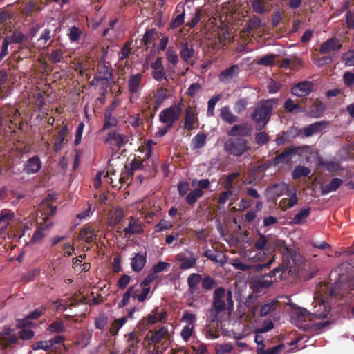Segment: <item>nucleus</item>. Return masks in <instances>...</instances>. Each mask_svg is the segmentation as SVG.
<instances>
[{"mask_svg":"<svg viewBox=\"0 0 354 354\" xmlns=\"http://www.w3.org/2000/svg\"><path fill=\"white\" fill-rule=\"evenodd\" d=\"M233 306L234 301L232 292L229 290L226 293L224 288H216L214 291L211 307L205 311L207 321L209 322L217 321L227 308L232 309Z\"/></svg>","mask_w":354,"mask_h":354,"instance_id":"1","label":"nucleus"},{"mask_svg":"<svg viewBox=\"0 0 354 354\" xmlns=\"http://www.w3.org/2000/svg\"><path fill=\"white\" fill-rule=\"evenodd\" d=\"M268 194L272 198L276 199L283 195L286 198H283L279 203V207L281 210H286L293 207L298 203L297 191L294 187L284 182L274 184L268 187L266 189Z\"/></svg>","mask_w":354,"mask_h":354,"instance_id":"2","label":"nucleus"},{"mask_svg":"<svg viewBox=\"0 0 354 354\" xmlns=\"http://www.w3.org/2000/svg\"><path fill=\"white\" fill-rule=\"evenodd\" d=\"M272 110V100L261 102L254 109L251 116L252 119L260 126V129H262L269 121Z\"/></svg>","mask_w":354,"mask_h":354,"instance_id":"3","label":"nucleus"},{"mask_svg":"<svg viewBox=\"0 0 354 354\" xmlns=\"http://www.w3.org/2000/svg\"><path fill=\"white\" fill-rule=\"evenodd\" d=\"M249 149L248 141L243 138L232 137L227 140L224 144L225 151L234 156H241Z\"/></svg>","mask_w":354,"mask_h":354,"instance_id":"4","label":"nucleus"},{"mask_svg":"<svg viewBox=\"0 0 354 354\" xmlns=\"http://www.w3.org/2000/svg\"><path fill=\"white\" fill-rule=\"evenodd\" d=\"M182 108L180 104L166 108L159 113L160 121L168 127H172L181 115Z\"/></svg>","mask_w":354,"mask_h":354,"instance_id":"5","label":"nucleus"},{"mask_svg":"<svg viewBox=\"0 0 354 354\" xmlns=\"http://www.w3.org/2000/svg\"><path fill=\"white\" fill-rule=\"evenodd\" d=\"M346 270L349 271L350 275L347 277L344 273L339 274V279L335 283L334 289L331 290V295H343L344 292H339L338 290L350 288L351 286L354 285V268L346 266Z\"/></svg>","mask_w":354,"mask_h":354,"instance_id":"6","label":"nucleus"},{"mask_svg":"<svg viewBox=\"0 0 354 354\" xmlns=\"http://www.w3.org/2000/svg\"><path fill=\"white\" fill-rule=\"evenodd\" d=\"M104 142L109 146L112 151H118L129 141L127 136L115 131H110L103 139Z\"/></svg>","mask_w":354,"mask_h":354,"instance_id":"7","label":"nucleus"},{"mask_svg":"<svg viewBox=\"0 0 354 354\" xmlns=\"http://www.w3.org/2000/svg\"><path fill=\"white\" fill-rule=\"evenodd\" d=\"M105 56L106 54H104L101 58L95 80L97 82H100L102 86L107 87L112 80L113 71L111 66L105 63Z\"/></svg>","mask_w":354,"mask_h":354,"instance_id":"8","label":"nucleus"},{"mask_svg":"<svg viewBox=\"0 0 354 354\" xmlns=\"http://www.w3.org/2000/svg\"><path fill=\"white\" fill-rule=\"evenodd\" d=\"M329 312V308L325 301L319 295H316L314 297L313 308L310 313L313 317L322 319L326 317Z\"/></svg>","mask_w":354,"mask_h":354,"instance_id":"9","label":"nucleus"},{"mask_svg":"<svg viewBox=\"0 0 354 354\" xmlns=\"http://www.w3.org/2000/svg\"><path fill=\"white\" fill-rule=\"evenodd\" d=\"M240 73V67L238 64H234L231 67L222 71L218 75V80L221 82L228 84L236 78Z\"/></svg>","mask_w":354,"mask_h":354,"instance_id":"10","label":"nucleus"},{"mask_svg":"<svg viewBox=\"0 0 354 354\" xmlns=\"http://www.w3.org/2000/svg\"><path fill=\"white\" fill-rule=\"evenodd\" d=\"M313 86L310 81L301 82L292 88V93L297 97H305L312 91Z\"/></svg>","mask_w":354,"mask_h":354,"instance_id":"11","label":"nucleus"},{"mask_svg":"<svg viewBox=\"0 0 354 354\" xmlns=\"http://www.w3.org/2000/svg\"><path fill=\"white\" fill-rule=\"evenodd\" d=\"M177 260L180 263V268L181 270H188L195 266L197 258L192 252L188 251L187 255L182 256L178 254Z\"/></svg>","mask_w":354,"mask_h":354,"instance_id":"12","label":"nucleus"},{"mask_svg":"<svg viewBox=\"0 0 354 354\" xmlns=\"http://www.w3.org/2000/svg\"><path fill=\"white\" fill-rule=\"evenodd\" d=\"M147 262V253L140 252L136 253L131 259V269L136 272H140L145 267Z\"/></svg>","mask_w":354,"mask_h":354,"instance_id":"13","label":"nucleus"},{"mask_svg":"<svg viewBox=\"0 0 354 354\" xmlns=\"http://www.w3.org/2000/svg\"><path fill=\"white\" fill-rule=\"evenodd\" d=\"M298 153V149L293 147L289 150H286L277 156L272 160V164L277 165L279 164H286L291 161L292 156Z\"/></svg>","mask_w":354,"mask_h":354,"instance_id":"14","label":"nucleus"},{"mask_svg":"<svg viewBox=\"0 0 354 354\" xmlns=\"http://www.w3.org/2000/svg\"><path fill=\"white\" fill-rule=\"evenodd\" d=\"M251 133V127L248 124H241L234 125L231 129L228 131L227 134L231 137L236 136H248Z\"/></svg>","mask_w":354,"mask_h":354,"instance_id":"15","label":"nucleus"},{"mask_svg":"<svg viewBox=\"0 0 354 354\" xmlns=\"http://www.w3.org/2000/svg\"><path fill=\"white\" fill-rule=\"evenodd\" d=\"M327 125L328 122L325 121L316 122L304 128L303 133L306 137H310L313 135L322 133Z\"/></svg>","mask_w":354,"mask_h":354,"instance_id":"16","label":"nucleus"},{"mask_svg":"<svg viewBox=\"0 0 354 354\" xmlns=\"http://www.w3.org/2000/svg\"><path fill=\"white\" fill-rule=\"evenodd\" d=\"M342 48V44L338 39L333 37L323 43L319 48L322 53H328L331 51H339Z\"/></svg>","mask_w":354,"mask_h":354,"instance_id":"17","label":"nucleus"},{"mask_svg":"<svg viewBox=\"0 0 354 354\" xmlns=\"http://www.w3.org/2000/svg\"><path fill=\"white\" fill-rule=\"evenodd\" d=\"M141 81L142 75L140 73H136L129 77L128 80V89L131 94H139Z\"/></svg>","mask_w":354,"mask_h":354,"instance_id":"18","label":"nucleus"},{"mask_svg":"<svg viewBox=\"0 0 354 354\" xmlns=\"http://www.w3.org/2000/svg\"><path fill=\"white\" fill-rule=\"evenodd\" d=\"M194 54V49L192 44L187 42L180 44V56L187 64H192L190 59Z\"/></svg>","mask_w":354,"mask_h":354,"instance_id":"19","label":"nucleus"},{"mask_svg":"<svg viewBox=\"0 0 354 354\" xmlns=\"http://www.w3.org/2000/svg\"><path fill=\"white\" fill-rule=\"evenodd\" d=\"M41 167V162L37 156L29 158L26 164L24 170L28 174L37 173Z\"/></svg>","mask_w":354,"mask_h":354,"instance_id":"20","label":"nucleus"},{"mask_svg":"<svg viewBox=\"0 0 354 354\" xmlns=\"http://www.w3.org/2000/svg\"><path fill=\"white\" fill-rule=\"evenodd\" d=\"M310 208L309 207H304L301 208L297 214L292 218L291 223L295 225H301L306 222L308 217L310 215Z\"/></svg>","mask_w":354,"mask_h":354,"instance_id":"21","label":"nucleus"},{"mask_svg":"<svg viewBox=\"0 0 354 354\" xmlns=\"http://www.w3.org/2000/svg\"><path fill=\"white\" fill-rule=\"evenodd\" d=\"M204 256L214 262L220 263L221 265H224L227 262L225 255L218 250H206Z\"/></svg>","mask_w":354,"mask_h":354,"instance_id":"22","label":"nucleus"},{"mask_svg":"<svg viewBox=\"0 0 354 354\" xmlns=\"http://www.w3.org/2000/svg\"><path fill=\"white\" fill-rule=\"evenodd\" d=\"M268 243V238L263 234H260L258 239H257L254 242V247L257 250L262 251L263 250L265 249ZM264 256H265L264 252H259L258 254H256L254 258L258 261H262L263 259L264 258Z\"/></svg>","mask_w":354,"mask_h":354,"instance_id":"23","label":"nucleus"},{"mask_svg":"<svg viewBox=\"0 0 354 354\" xmlns=\"http://www.w3.org/2000/svg\"><path fill=\"white\" fill-rule=\"evenodd\" d=\"M342 180L339 178H335L332 180L321 187V192L322 195H326L330 192L336 191L342 185Z\"/></svg>","mask_w":354,"mask_h":354,"instance_id":"24","label":"nucleus"},{"mask_svg":"<svg viewBox=\"0 0 354 354\" xmlns=\"http://www.w3.org/2000/svg\"><path fill=\"white\" fill-rule=\"evenodd\" d=\"M131 221L129 225L124 229L126 235L138 234L142 232L141 224L135 221L132 216L130 218Z\"/></svg>","mask_w":354,"mask_h":354,"instance_id":"25","label":"nucleus"},{"mask_svg":"<svg viewBox=\"0 0 354 354\" xmlns=\"http://www.w3.org/2000/svg\"><path fill=\"white\" fill-rule=\"evenodd\" d=\"M281 252L284 261L287 262L290 266L295 265L297 254L293 248L286 245Z\"/></svg>","mask_w":354,"mask_h":354,"instance_id":"26","label":"nucleus"},{"mask_svg":"<svg viewBox=\"0 0 354 354\" xmlns=\"http://www.w3.org/2000/svg\"><path fill=\"white\" fill-rule=\"evenodd\" d=\"M46 228L44 227L38 228L33 234L31 239L26 243V246H32L34 244L41 243L46 236Z\"/></svg>","mask_w":354,"mask_h":354,"instance_id":"27","label":"nucleus"},{"mask_svg":"<svg viewBox=\"0 0 354 354\" xmlns=\"http://www.w3.org/2000/svg\"><path fill=\"white\" fill-rule=\"evenodd\" d=\"M196 115L190 106L185 109V117L184 128L187 130H192L194 129Z\"/></svg>","mask_w":354,"mask_h":354,"instance_id":"28","label":"nucleus"},{"mask_svg":"<svg viewBox=\"0 0 354 354\" xmlns=\"http://www.w3.org/2000/svg\"><path fill=\"white\" fill-rule=\"evenodd\" d=\"M272 283L273 281L272 279H268L263 275L261 277L257 278L253 281V286L255 290H259L270 288Z\"/></svg>","mask_w":354,"mask_h":354,"instance_id":"29","label":"nucleus"},{"mask_svg":"<svg viewBox=\"0 0 354 354\" xmlns=\"http://www.w3.org/2000/svg\"><path fill=\"white\" fill-rule=\"evenodd\" d=\"M118 124L117 118L112 115L111 111H106L104 113V120L102 131H105L111 127H116Z\"/></svg>","mask_w":354,"mask_h":354,"instance_id":"30","label":"nucleus"},{"mask_svg":"<svg viewBox=\"0 0 354 354\" xmlns=\"http://www.w3.org/2000/svg\"><path fill=\"white\" fill-rule=\"evenodd\" d=\"M207 136L204 133H197L192 140L191 147L193 150L199 149L206 142Z\"/></svg>","mask_w":354,"mask_h":354,"instance_id":"31","label":"nucleus"},{"mask_svg":"<svg viewBox=\"0 0 354 354\" xmlns=\"http://www.w3.org/2000/svg\"><path fill=\"white\" fill-rule=\"evenodd\" d=\"M124 216V213L122 209L113 208L110 212L109 223L111 226H114L120 222L121 219Z\"/></svg>","mask_w":354,"mask_h":354,"instance_id":"32","label":"nucleus"},{"mask_svg":"<svg viewBox=\"0 0 354 354\" xmlns=\"http://www.w3.org/2000/svg\"><path fill=\"white\" fill-rule=\"evenodd\" d=\"M221 117L225 122L232 124L238 121V117L235 115L228 106H224L221 110Z\"/></svg>","mask_w":354,"mask_h":354,"instance_id":"33","label":"nucleus"},{"mask_svg":"<svg viewBox=\"0 0 354 354\" xmlns=\"http://www.w3.org/2000/svg\"><path fill=\"white\" fill-rule=\"evenodd\" d=\"M155 105L154 109L157 110L162 103L167 98V91L164 88L157 89L154 93Z\"/></svg>","mask_w":354,"mask_h":354,"instance_id":"34","label":"nucleus"},{"mask_svg":"<svg viewBox=\"0 0 354 354\" xmlns=\"http://www.w3.org/2000/svg\"><path fill=\"white\" fill-rule=\"evenodd\" d=\"M182 9L183 11L178 14L171 22V28H174L184 23L185 21V10H184V5L179 3L176 6V10L178 12H180V10Z\"/></svg>","mask_w":354,"mask_h":354,"instance_id":"35","label":"nucleus"},{"mask_svg":"<svg viewBox=\"0 0 354 354\" xmlns=\"http://www.w3.org/2000/svg\"><path fill=\"white\" fill-rule=\"evenodd\" d=\"M66 330V327L64 326V322L57 319L55 321L53 322L50 324L48 325L47 328V330L50 333H61L64 332Z\"/></svg>","mask_w":354,"mask_h":354,"instance_id":"36","label":"nucleus"},{"mask_svg":"<svg viewBox=\"0 0 354 354\" xmlns=\"http://www.w3.org/2000/svg\"><path fill=\"white\" fill-rule=\"evenodd\" d=\"M91 335L84 332L80 333L75 341V344L82 348H86L90 343Z\"/></svg>","mask_w":354,"mask_h":354,"instance_id":"37","label":"nucleus"},{"mask_svg":"<svg viewBox=\"0 0 354 354\" xmlns=\"http://www.w3.org/2000/svg\"><path fill=\"white\" fill-rule=\"evenodd\" d=\"M278 301L277 299H272L267 301L266 304L261 306L260 310V316L265 317L268 315L270 313L272 312L275 310V307Z\"/></svg>","mask_w":354,"mask_h":354,"instance_id":"38","label":"nucleus"},{"mask_svg":"<svg viewBox=\"0 0 354 354\" xmlns=\"http://www.w3.org/2000/svg\"><path fill=\"white\" fill-rule=\"evenodd\" d=\"M168 333L167 328L162 326L159 328L150 338L149 341L151 344H158L160 341L165 338V335Z\"/></svg>","mask_w":354,"mask_h":354,"instance_id":"39","label":"nucleus"},{"mask_svg":"<svg viewBox=\"0 0 354 354\" xmlns=\"http://www.w3.org/2000/svg\"><path fill=\"white\" fill-rule=\"evenodd\" d=\"M80 237L81 240L86 243H91L95 239L96 236L94 231L91 228H84L81 230Z\"/></svg>","mask_w":354,"mask_h":354,"instance_id":"40","label":"nucleus"},{"mask_svg":"<svg viewBox=\"0 0 354 354\" xmlns=\"http://www.w3.org/2000/svg\"><path fill=\"white\" fill-rule=\"evenodd\" d=\"M284 108L287 112L292 113H297L304 111V109H301L297 104H295L293 100L290 98L286 100Z\"/></svg>","mask_w":354,"mask_h":354,"instance_id":"41","label":"nucleus"},{"mask_svg":"<svg viewBox=\"0 0 354 354\" xmlns=\"http://www.w3.org/2000/svg\"><path fill=\"white\" fill-rule=\"evenodd\" d=\"M310 172V169L304 166H297L292 172L293 179H298L302 176H307Z\"/></svg>","mask_w":354,"mask_h":354,"instance_id":"42","label":"nucleus"},{"mask_svg":"<svg viewBox=\"0 0 354 354\" xmlns=\"http://www.w3.org/2000/svg\"><path fill=\"white\" fill-rule=\"evenodd\" d=\"M204 192L201 189L196 188L191 191L186 196V201L190 204H194L198 198L203 195Z\"/></svg>","mask_w":354,"mask_h":354,"instance_id":"43","label":"nucleus"},{"mask_svg":"<svg viewBox=\"0 0 354 354\" xmlns=\"http://www.w3.org/2000/svg\"><path fill=\"white\" fill-rule=\"evenodd\" d=\"M222 95L218 94L210 98L207 102V115L213 116L214 113V108L216 103L221 99Z\"/></svg>","mask_w":354,"mask_h":354,"instance_id":"44","label":"nucleus"},{"mask_svg":"<svg viewBox=\"0 0 354 354\" xmlns=\"http://www.w3.org/2000/svg\"><path fill=\"white\" fill-rule=\"evenodd\" d=\"M202 280V277L199 274L192 273L187 278V284L189 290L192 292L196 287V286Z\"/></svg>","mask_w":354,"mask_h":354,"instance_id":"45","label":"nucleus"},{"mask_svg":"<svg viewBox=\"0 0 354 354\" xmlns=\"http://www.w3.org/2000/svg\"><path fill=\"white\" fill-rule=\"evenodd\" d=\"M107 323H108V317L104 313L99 315L95 319V328L102 331L104 330Z\"/></svg>","mask_w":354,"mask_h":354,"instance_id":"46","label":"nucleus"},{"mask_svg":"<svg viewBox=\"0 0 354 354\" xmlns=\"http://www.w3.org/2000/svg\"><path fill=\"white\" fill-rule=\"evenodd\" d=\"M173 227L172 222L165 219H161L155 226L156 232H161L170 230Z\"/></svg>","mask_w":354,"mask_h":354,"instance_id":"47","label":"nucleus"},{"mask_svg":"<svg viewBox=\"0 0 354 354\" xmlns=\"http://www.w3.org/2000/svg\"><path fill=\"white\" fill-rule=\"evenodd\" d=\"M283 344H280L266 350L263 349V347H257L256 352L257 354H277L283 348Z\"/></svg>","mask_w":354,"mask_h":354,"instance_id":"48","label":"nucleus"},{"mask_svg":"<svg viewBox=\"0 0 354 354\" xmlns=\"http://www.w3.org/2000/svg\"><path fill=\"white\" fill-rule=\"evenodd\" d=\"M166 57L167 61L174 66H176L178 62V57L177 53L173 47H169L167 49Z\"/></svg>","mask_w":354,"mask_h":354,"instance_id":"49","label":"nucleus"},{"mask_svg":"<svg viewBox=\"0 0 354 354\" xmlns=\"http://www.w3.org/2000/svg\"><path fill=\"white\" fill-rule=\"evenodd\" d=\"M342 59L346 66H354V50H350L343 53Z\"/></svg>","mask_w":354,"mask_h":354,"instance_id":"50","label":"nucleus"},{"mask_svg":"<svg viewBox=\"0 0 354 354\" xmlns=\"http://www.w3.org/2000/svg\"><path fill=\"white\" fill-rule=\"evenodd\" d=\"M275 58L276 55L274 54L266 55L259 59L257 63L259 65H263L266 66H272L274 64Z\"/></svg>","mask_w":354,"mask_h":354,"instance_id":"51","label":"nucleus"},{"mask_svg":"<svg viewBox=\"0 0 354 354\" xmlns=\"http://www.w3.org/2000/svg\"><path fill=\"white\" fill-rule=\"evenodd\" d=\"M266 25V23L263 21L260 18L254 17L252 19L249 20L247 26L245 28L246 32H250V30L255 27H262Z\"/></svg>","mask_w":354,"mask_h":354,"instance_id":"52","label":"nucleus"},{"mask_svg":"<svg viewBox=\"0 0 354 354\" xmlns=\"http://www.w3.org/2000/svg\"><path fill=\"white\" fill-rule=\"evenodd\" d=\"M66 127H63L61 130H59L58 133V139L54 144V150L57 151L62 149V142L65 139V133H66Z\"/></svg>","mask_w":354,"mask_h":354,"instance_id":"53","label":"nucleus"},{"mask_svg":"<svg viewBox=\"0 0 354 354\" xmlns=\"http://www.w3.org/2000/svg\"><path fill=\"white\" fill-rule=\"evenodd\" d=\"M217 283L210 276H206L202 281V287L205 290H212L216 288Z\"/></svg>","mask_w":354,"mask_h":354,"instance_id":"54","label":"nucleus"},{"mask_svg":"<svg viewBox=\"0 0 354 354\" xmlns=\"http://www.w3.org/2000/svg\"><path fill=\"white\" fill-rule=\"evenodd\" d=\"M248 106V101L245 98L239 99L234 105V111L240 114L243 112Z\"/></svg>","mask_w":354,"mask_h":354,"instance_id":"55","label":"nucleus"},{"mask_svg":"<svg viewBox=\"0 0 354 354\" xmlns=\"http://www.w3.org/2000/svg\"><path fill=\"white\" fill-rule=\"evenodd\" d=\"M233 349L230 344H218L215 346V351L217 354H225L230 353Z\"/></svg>","mask_w":354,"mask_h":354,"instance_id":"56","label":"nucleus"},{"mask_svg":"<svg viewBox=\"0 0 354 354\" xmlns=\"http://www.w3.org/2000/svg\"><path fill=\"white\" fill-rule=\"evenodd\" d=\"M157 32L154 28H151L145 32L142 40L145 44L151 43L156 38Z\"/></svg>","mask_w":354,"mask_h":354,"instance_id":"57","label":"nucleus"},{"mask_svg":"<svg viewBox=\"0 0 354 354\" xmlns=\"http://www.w3.org/2000/svg\"><path fill=\"white\" fill-rule=\"evenodd\" d=\"M194 328V326L190 325H186L183 328L180 335L183 340L187 342L193 333Z\"/></svg>","mask_w":354,"mask_h":354,"instance_id":"58","label":"nucleus"},{"mask_svg":"<svg viewBox=\"0 0 354 354\" xmlns=\"http://www.w3.org/2000/svg\"><path fill=\"white\" fill-rule=\"evenodd\" d=\"M133 286H130L127 290V291L124 292V294L122 296V300L118 304L119 308L124 307V306H126L128 304V302L130 299V297L131 296V294L133 293Z\"/></svg>","mask_w":354,"mask_h":354,"instance_id":"59","label":"nucleus"},{"mask_svg":"<svg viewBox=\"0 0 354 354\" xmlns=\"http://www.w3.org/2000/svg\"><path fill=\"white\" fill-rule=\"evenodd\" d=\"M80 34L81 31L80 28L74 26L70 28L69 32L68 33V36L69 37V39L71 41L74 42L79 39Z\"/></svg>","mask_w":354,"mask_h":354,"instance_id":"60","label":"nucleus"},{"mask_svg":"<svg viewBox=\"0 0 354 354\" xmlns=\"http://www.w3.org/2000/svg\"><path fill=\"white\" fill-rule=\"evenodd\" d=\"M12 39L13 41V44H21L24 41H25L27 37L25 35H24L22 32L15 30L12 35Z\"/></svg>","mask_w":354,"mask_h":354,"instance_id":"61","label":"nucleus"},{"mask_svg":"<svg viewBox=\"0 0 354 354\" xmlns=\"http://www.w3.org/2000/svg\"><path fill=\"white\" fill-rule=\"evenodd\" d=\"M232 265L236 270H239L241 271H248L252 269V266L246 265L238 259L233 260Z\"/></svg>","mask_w":354,"mask_h":354,"instance_id":"62","label":"nucleus"},{"mask_svg":"<svg viewBox=\"0 0 354 354\" xmlns=\"http://www.w3.org/2000/svg\"><path fill=\"white\" fill-rule=\"evenodd\" d=\"M19 337L23 340L30 339L34 337V332L27 328H20Z\"/></svg>","mask_w":354,"mask_h":354,"instance_id":"63","label":"nucleus"},{"mask_svg":"<svg viewBox=\"0 0 354 354\" xmlns=\"http://www.w3.org/2000/svg\"><path fill=\"white\" fill-rule=\"evenodd\" d=\"M343 80L347 86H353L354 84V73L348 71L344 73Z\"/></svg>","mask_w":354,"mask_h":354,"instance_id":"64","label":"nucleus"}]
</instances>
